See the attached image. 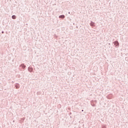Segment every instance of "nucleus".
<instances>
[{
	"label": "nucleus",
	"mask_w": 128,
	"mask_h": 128,
	"mask_svg": "<svg viewBox=\"0 0 128 128\" xmlns=\"http://www.w3.org/2000/svg\"><path fill=\"white\" fill-rule=\"evenodd\" d=\"M12 18L13 20H16V16L13 15V16H12Z\"/></svg>",
	"instance_id": "obj_1"
},
{
	"label": "nucleus",
	"mask_w": 128,
	"mask_h": 128,
	"mask_svg": "<svg viewBox=\"0 0 128 128\" xmlns=\"http://www.w3.org/2000/svg\"><path fill=\"white\" fill-rule=\"evenodd\" d=\"M59 18H64V16L61 15V16H59Z\"/></svg>",
	"instance_id": "obj_2"
}]
</instances>
